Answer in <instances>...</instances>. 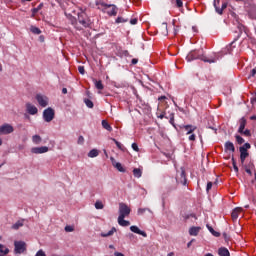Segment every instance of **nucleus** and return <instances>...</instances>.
Instances as JSON below:
<instances>
[{
    "label": "nucleus",
    "instance_id": "nucleus-1",
    "mask_svg": "<svg viewBox=\"0 0 256 256\" xmlns=\"http://www.w3.org/2000/svg\"><path fill=\"white\" fill-rule=\"evenodd\" d=\"M80 12H78V21L75 19V17L70 15V21L72 25L77 29V31H83V27L87 29V27H91V19H89V16H87V13H85V9L80 8Z\"/></svg>",
    "mask_w": 256,
    "mask_h": 256
},
{
    "label": "nucleus",
    "instance_id": "nucleus-2",
    "mask_svg": "<svg viewBox=\"0 0 256 256\" xmlns=\"http://www.w3.org/2000/svg\"><path fill=\"white\" fill-rule=\"evenodd\" d=\"M195 59H200V61H204V63H217V61L221 59V54L216 53L213 56H205L200 55L197 51H192L186 56V61L188 62L195 61Z\"/></svg>",
    "mask_w": 256,
    "mask_h": 256
},
{
    "label": "nucleus",
    "instance_id": "nucleus-3",
    "mask_svg": "<svg viewBox=\"0 0 256 256\" xmlns=\"http://www.w3.org/2000/svg\"><path fill=\"white\" fill-rule=\"evenodd\" d=\"M118 213V225H120V227H129L131 222L125 220V217H129V215H131V208L127 204L121 202L119 203Z\"/></svg>",
    "mask_w": 256,
    "mask_h": 256
},
{
    "label": "nucleus",
    "instance_id": "nucleus-4",
    "mask_svg": "<svg viewBox=\"0 0 256 256\" xmlns=\"http://www.w3.org/2000/svg\"><path fill=\"white\" fill-rule=\"evenodd\" d=\"M96 5L98 9H101L102 11H107V9H110L107 11L108 15H117V6L113 4H107L105 2H96Z\"/></svg>",
    "mask_w": 256,
    "mask_h": 256
},
{
    "label": "nucleus",
    "instance_id": "nucleus-5",
    "mask_svg": "<svg viewBox=\"0 0 256 256\" xmlns=\"http://www.w3.org/2000/svg\"><path fill=\"white\" fill-rule=\"evenodd\" d=\"M181 129H183V131H185L186 135H190L188 138L189 141H195L197 136L195 134H193V132L197 131V126L183 125L181 127Z\"/></svg>",
    "mask_w": 256,
    "mask_h": 256
},
{
    "label": "nucleus",
    "instance_id": "nucleus-6",
    "mask_svg": "<svg viewBox=\"0 0 256 256\" xmlns=\"http://www.w3.org/2000/svg\"><path fill=\"white\" fill-rule=\"evenodd\" d=\"M240 126L238 128V133H240L241 135H244L245 137H251V131L249 129L245 130V127L247 125V120L242 117L239 121Z\"/></svg>",
    "mask_w": 256,
    "mask_h": 256
},
{
    "label": "nucleus",
    "instance_id": "nucleus-7",
    "mask_svg": "<svg viewBox=\"0 0 256 256\" xmlns=\"http://www.w3.org/2000/svg\"><path fill=\"white\" fill-rule=\"evenodd\" d=\"M43 119L46 123H51L53 119H55V110L49 107L43 111Z\"/></svg>",
    "mask_w": 256,
    "mask_h": 256
},
{
    "label": "nucleus",
    "instance_id": "nucleus-8",
    "mask_svg": "<svg viewBox=\"0 0 256 256\" xmlns=\"http://www.w3.org/2000/svg\"><path fill=\"white\" fill-rule=\"evenodd\" d=\"M14 131L15 128L9 123H4L0 125V137L1 135H11V133H13Z\"/></svg>",
    "mask_w": 256,
    "mask_h": 256
},
{
    "label": "nucleus",
    "instance_id": "nucleus-9",
    "mask_svg": "<svg viewBox=\"0 0 256 256\" xmlns=\"http://www.w3.org/2000/svg\"><path fill=\"white\" fill-rule=\"evenodd\" d=\"M14 251L15 253L21 255V253H25V251L27 250V244L23 241H15L14 242Z\"/></svg>",
    "mask_w": 256,
    "mask_h": 256
},
{
    "label": "nucleus",
    "instance_id": "nucleus-10",
    "mask_svg": "<svg viewBox=\"0 0 256 256\" xmlns=\"http://www.w3.org/2000/svg\"><path fill=\"white\" fill-rule=\"evenodd\" d=\"M36 101L38 102L40 107H47V105H49V98H47V96L42 94L36 95Z\"/></svg>",
    "mask_w": 256,
    "mask_h": 256
},
{
    "label": "nucleus",
    "instance_id": "nucleus-11",
    "mask_svg": "<svg viewBox=\"0 0 256 256\" xmlns=\"http://www.w3.org/2000/svg\"><path fill=\"white\" fill-rule=\"evenodd\" d=\"M47 152H49V147H47V146L31 148V153H33L34 155H41V154L47 153Z\"/></svg>",
    "mask_w": 256,
    "mask_h": 256
},
{
    "label": "nucleus",
    "instance_id": "nucleus-12",
    "mask_svg": "<svg viewBox=\"0 0 256 256\" xmlns=\"http://www.w3.org/2000/svg\"><path fill=\"white\" fill-rule=\"evenodd\" d=\"M217 5H219V0H214V7L216 10V13H218V15H223V11L227 9V2H224L221 8H219V6Z\"/></svg>",
    "mask_w": 256,
    "mask_h": 256
},
{
    "label": "nucleus",
    "instance_id": "nucleus-13",
    "mask_svg": "<svg viewBox=\"0 0 256 256\" xmlns=\"http://www.w3.org/2000/svg\"><path fill=\"white\" fill-rule=\"evenodd\" d=\"M239 151L241 164L243 165V163H245V159L249 157V152H247V148H245V146H241Z\"/></svg>",
    "mask_w": 256,
    "mask_h": 256
},
{
    "label": "nucleus",
    "instance_id": "nucleus-14",
    "mask_svg": "<svg viewBox=\"0 0 256 256\" xmlns=\"http://www.w3.org/2000/svg\"><path fill=\"white\" fill-rule=\"evenodd\" d=\"M26 111L29 115H37V113H39V110L31 103L26 104Z\"/></svg>",
    "mask_w": 256,
    "mask_h": 256
},
{
    "label": "nucleus",
    "instance_id": "nucleus-15",
    "mask_svg": "<svg viewBox=\"0 0 256 256\" xmlns=\"http://www.w3.org/2000/svg\"><path fill=\"white\" fill-rule=\"evenodd\" d=\"M130 231H132V233H136L137 235H142V237H147V232L139 229L137 226H131Z\"/></svg>",
    "mask_w": 256,
    "mask_h": 256
},
{
    "label": "nucleus",
    "instance_id": "nucleus-16",
    "mask_svg": "<svg viewBox=\"0 0 256 256\" xmlns=\"http://www.w3.org/2000/svg\"><path fill=\"white\" fill-rule=\"evenodd\" d=\"M110 161H112L113 167H115L120 173H125V168H123V165L119 162H115V158L111 157Z\"/></svg>",
    "mask_w": 256,
    "mask_h": 256
},
{
    "label": "nucleus",
    "instance_id": "nucleus-17",
    "mask_svg": "<svg viewBox=\"0 0 256 256\" xmlns=\"http://www.w3.org/2000/svg\"><path fill=\"white\" fill-rule=\"evenodd\" d=\"M240 213H243V208L237 207L232 211L233 221H237V219H239Z\"/></svg>",
    "mask_w": 256,
    "mask_h": 256
},
{
    "label": "nucleus",
    "instance_id": "nucleus-18",
    "mask_svg": "<svg viewBox=\"0 0 256 256\" xmlns=\"http://www.w3.org/2000/svg\"><path fill=\"white\" fill-rule=\"evenodd\" d=\"M225 151H230V153H235V145L231 141H227L224 145Z\"/></svg>",
    "mask_w": 256,
    "mask_h": 256
},
{
    "label": "nucleus",
    "instance_id": "nucleus-19",
    "mask_svg": "<svg viewBox=\"0 0 256 256\" xmlns=\"http://www.w3.org/2000/svg\"><path fill=\"white\" fill-rule=\"evenodd\" d=\"M93 83L99 91H103L105 89V86L103 85V82L101 80L93 79Z\"/></svg>",
    "mask_w": 256,
    "mask_h": 256
},
{
    "label": "nucleus",
    "instance_id": "nucleus-20",
    "mask_svg": "<svg viewBox=\"0 0 256 256\" xmlns=\"http://www.w3.org/2000/svg\"><path fill=\"white\" fill-rule=\"evenodd\" d=\"M199 231H201V227H191L189 229V235H192L193 237H197V235H199Z\"/></svg>",
    "mask_w": 256,
    "mask_h": 256
},
{
    "label": "nucleus",
    "instance_id": "nucleus-21",
    "mask_svg": "<svg viewBox=\"0 0 256 256\" xmlns=\"http://www.w3.org/2000/svg\"><path fill=\"white\" fill-rule=\"evenodd\" d=\"M115 233H117V228L113 227L110 231L108 232H102L101 233V237H111L113 236Z\"/></svg>",
    "mask_w": 256,
    "mask_h": 256
},
{
    "label": "nucleus",
    "instance_id": "nucleus-22",
    "mask_svg": "<svg viewBox=\"0 0 256 256\" xmlns=\"http://www.w3.org/2000/svg\"><path fill=\"white\" fill-rule=\"evenodd\" d=\"M218 254L220 256H231V254L229 253V249L225 248V247H221L218 250Z\"/></svg>",
    "mask_w": 256,
    "mask_h": 256
},
{
    "label": "nucleus",
    "instance_id": "nucleus-23",
    "mask_svg": "<svg viewBox=\"0 0 256 256\" xmlns=\"http://www.w3.org/2000/svg\"><path fill=\"white\" fill-rule=\"evenodd\" d=\"M24 223H25V220H18L16 223L12 225V229L17 231V229H19L20 227H23Z\"/></svg>",
    "mask_w": 256,
    "mask_h": 256
},
{
    "label": "nucleus",
    "instance_id": "nucleus-24",
    "mask_svg": "<svg viewBox=\"0 0 256 256\" xmlns=\"http://www.w3.org/2000/svg\"><path fill=\"white\" fill-rule=\"evenodd\" d=\"M88 157H90V159H93L95 157H99V150H97V149L90 150L89 153H88Z\"/></svg>",
    "mask_w": 256,
    "mask_h": 256
},
{
    "label": "nucleus",
    "instance_id": "nucleus-25",
    "mask_svg": "<svg viewBox=\"0 0 256 256\" xmlns=\"http://www.w3.org/2000/svg\"><path fill=\"white\" fill-rule=\"evenodd\" d=\"M133 175L137 179H140V177L143 175V171L141 170V168H134L133 169Z\"/></svg>",
    "mask_w": 256,
    "mask_h": 256
},
{
    "label": "nucleus",
    "instance_id": "nucleus-26",
    "mask_svg": "<svg viewBox=\"0 0 256 256\" xmlns=\"http://www.w3.org/2000/svg\"><path fill=\"white\" fill-rule=\"evenodd\" d=\"M41 141H43L41 136L39 135L32 136V143H34V145H40Z\"/></svg>",
    "mask_w": 256,
    "mask_h": 256
},
{
    "label": "nucleus",
    "instance_id": "nucleus-27",
    "mask_svg": "<svg viewBox=\"0 0 256 256\" xmlns=\"http://www.w3.org/2000/svg\"><path fill=\"white\" fill-rule=\"evenodd\" d=\"M102 127L106 129V131H113V127H111L107 120H102Z\"/></svg>",
    "mask_w": 256,
    "mask_h": 256
},
{
    "label": "nucleus",
    "instance_id": "nucleus-28",
    "mask_svg": "<svg viewBox=\"0 0 256 256\" xmlns=\"http://www.w3.org/2000/svg\"><path fill=\"white\" fill-rule=\"evenodd\" d=\"M43 9V3L39 4L38 7L32 9V15L35 17L39 11Z\"/></svg>",
    "mask_w": 256,
    "mask_h": 256
},
{
    "label": "nucleus",
    "instance_id": "nucleus-29",
    "mask_svg": "<svg viewBox=\"0 0 256 256\" xmlns=\"http://www.w3.org/2000/svg\"><path fill=\"white\" fill-rule=\"evenodd\" d=\"M30 31L34 35H41V29L37 28V26H31Z\"/></svg>",
    "mask_w": 256,
    "mask_h": 256
},
{
    "label": "nucleus",
    "instance_id": "nucleus-30",
    "mask_svg": "<svg viewBox=\"0 0 256 256\" xmlns=\"http://www.w3.org/2000/svg\"><path fill=\"white\" fill-rule=\"evenodd\" d=\"M180 177H181V179H182V180H181L182 185H187V178H185V172H184V170L181 171Z\"/></svg>",
    "mask_w": 256,
    "mask_h": 256
},
{
    "label": "nucleus",
    "instance_id": "nucleus-31",
    "mask_svg": "<svg viewBox=\"0 0 256 256\" xmlns=\"http://www.w3.org/2000/svg\"><path fill=\"white\" fill-rule=\"evenodd\" d=\"M146 211H148L149 213H151V209H149V208H139L138 211H137V213H138V215H144V213H145Z\"/></svg>",
    "mask_w": 256,
    "mask_h": 256
},
{
    "label": "nucleus",
    "instance_id": "nucleus-32",
    "mask_svg": "<svg viewBox=\"0 0 256 256\" xmlns=\"http://www.w3.org/2000/svg\"><path fill=\"white\" fill-rule=\"evenodd\" d=\"M0 253H3L4 255H7V253H9V248L0 244Z\"/></svg>",
    "mask_w": 256,
    "mask_h": 256
},
{
    "label": "nucleus",
    "instance_id": "nucleus-33",
    "mask_svg": "<svg viewBox=\"0 0 256 256\" xmlns=\"http://www.w3.org/2000/svg\"><path fill=\"white\" fill-rule=\"evenodd\" d=\"M84 103L89 109H93V101H91L90 99H85Z\"/></svg>",
    "mask_w": 256,
    "mask_h": 256
},
{
    "label": "nucleus",
    "instance_id": "nucleus-34",
    "mask_svg": "<svg viewBox=\"0 0 256 256\" xmlns=\"http://www.w3.org/2000/svg\"><path fill=\"white\" fill-rule=\"evenodd\" d=\"M235 139H236L238 145H243V143H245V139H243V137H241L239 135H236Z\"/></svg>",
    "mask_w": 256,
    "mask_h": 256
},
{
    "label": "nucleus",
    "instance_id": "nucleus-35",
    "mask_svg": "<svg viewBox=\"0 0 256 256\" xmlns=\"http://www.w3.org/2000/svg\"><path fill=\"white\" fill-rule=\"evenodd\" d=\"M161 29L163 30V35H168L169 31L167 30V23H162Z\"/></svg>",
    "mask_w": 256,
    "mask_h": 256
},
{
    "label": "nucleus",
    "instance_id": "nucleus-36",
    "mask_svg": "<svg viewBox=\"0 0 256 256\" xmlns=\"http://www.w3.org/2000/svg\"><path fill=\"white\" fill-rule=\"evenodd\" d=\"M232 165L235 173H239V167H237V162L235 161L234 157H232Z\"/></svg>",
    "mask_w": 256,
    "mask_h": 256
},
{
    "label": "nucleus",
    "instance_id": "nucleus-37",
    "mask_svg": "<svg viewBox=\"0 0 256 256\" xmlns=\"http://www.w3.org/2000/svg\"><path fill=\"white\" fill-rule=\"evenodd\" d=\"M103 207H105V206L103 205V202H101V201H96V203H95V209H103Z\"/></svg>",
    "mask_w": 256,
    "mask_h": 256
},
{
    "label": "nucleus",
    "instance_id": "nucleus-38",
    "mask_svg": "<svg viewBox=\"0 0 256 256\" xmlns=\"http://www.w3.org/2000/svg\"><path fill=\"white\" fill-rule=\"evenodd\" d=\"M115 145L118 147V149H120L121 151H123V144H121V142L117 141L116 139H113Z\"/></svg>",
    "mask_w": 256,
    "mask_h": 256
},
{
    "label": "nucleus",
    "instance_id": "nucleus-39",
    "mask_svg": "<svg viewBox=\"0 0 256 256\" xmlns=\"http://www.w3.org/2000/svg\"><path fill=\"white\" fill-rule=\"evenodd\" d=\"M78 71L80 75H85V67L84 66H79Z\"/></svg>",
    "mask_w": 256,
    "mask_h": 256
},
{
    "label": "nucleus",
    "instance_id": "nucleus-40",
    "mask_svg": "<svg viewBox=\"0 0 256 256\" xmlns=\"http://www.w3.org/2000/svg\"><path fill=\"white\" fill-rule=\"evenodd\" d=\"M85 143V138L83 136L78 137V145H83Z\"/></svg>",
    "mask_w": 256,
    "mask_h": 256
},
{
    "label": "nucleus",
    "instance_id": "nucleus-41",
    "mask_svg": "<svg viewBox=\"0 0 256 256\" xmlns=\"http://www.w3.org/2000/svg\"><path fill=\"white\" fill-rule=\"evenodd\" d=\"M116 23H127V20H125L123 17H118L116 19Z\"/></svg>",
    "mask_w": 256,
    "mask_h": 256
},
{
    "label": "nucleus",
    "instance_id": "nucleus-42",
    "mask_svg": "<svg viewBox=\"0 0 256 256\" xmlns=\"http://www.w3.org/2000/svg\"><path fill=\"white\" fill-rule=\"evenodd\" d=\"M212 187H213V182H208L207 187H206V191L207 192L211 191Z\"/></svg>",
    "mask_w": 256,
    "mask_h": 256
},
{
    "label": "nucleus",
    "instance_id": "nucleus-43",
    "mask_svg": "<svg viewBox=\"0 0 256 256\" xmlns=\"http://www.w3.org/2000/svg\"><path fill=\"white\" fill-rule=\"evenodd\" d=\"M65 231H66L67 233H72V231H74L73 226H66V227H65Z\"/></svg>",
    "mask_w": 256,
    "mask_h": 256
},
{
    "label": "nucleus",
    "instance_id": "nucleus-44",
    "mask_svg": "<svg viewBox=\"0 0 256 256\" xmlns=\"http://www.w3.org/2000/svg\"><path fill=\"white\" fill-rule=\"evenodd\" d=\"M35 256H47V254H45V251L39 250Z\"/></svg>",
    "mask_w": 256,
    "mask_h": 256
},
{
    "label": "nucleus",
    "instance_id": "nucleus-45",
    "mask_svg": "<svg viewBox=\"0 0 256 256\" xmlns=\"http://www.w3.org/2000/svg\"><path fill=\"white\" fill-rule=\"evenodd\" d=\"M132 149L136 152H139V146L137 145V143L132 144Z\"/></svg>",
    "mask_w": 256,
    "mask_h": 256
},
{
    "label": "nucleus",
    "instance_id": "nucleus-46",
    "mask_svg": "<svg viewBox=\"0 0 256 256\" xmlns=\"http://www.w3.org/2000/svg\"><path fill=\"white\" fill-rule=\"evenodd\" d=\"M176 7H183V1L182 0H176Z\"/></svg>",
    "mask_w": 256,
    "mask_h": 256
},
{
    "label": "nucleus",
    "instance_id": "nucleus-47",
    "mask_svg": "<svg viewBox=\"0 0 256 256\" xmlns=\"http://www.w3.org/2000/svg\"><path fill=\"white\" fill-rule=\"evenodd\" d=\"M255 75H256V68L251 70L249 78L255 77Z\"/></svg>",
    "mask_w": 256,
    "mask_h": 256
},
{
    "label": "nucleus",
    "instance_id": "nucleus-48",
    "mask_svg": "<svg viewBox=\"0 0 256 256\" xmlns=\"http://www.w3.org/2000/svg\"><path fill=\"white\" fill-rule=\"evenodd\" d=\"M137 18H133L130 20L131 25H137Z\"/></svg>",
    "mask_w": 256,
    "mask_h": 256
},
{
    "label": "nucleus",
    "instance_id": "nucleus-49",
    "mask_svg": "<svg viewBox=\"0 0 256 256\" xmlns=\"http://www.w3.org/2000/svg\"><path fill=\"white\" fill-rule=\"evenodd\" d=\"M179 33V26H174V35H177Z\"/></svg>",
    "mask_w": 256,
    "mask_h": 256
},
{
    "label": "nucleus",
    "instance_id": "nucleus-50",
    "mask_svg": "<svg viewBox=\"0 0 256 256\" xmlns=\"http://www.w3.org/2000/svg\"><path fill=\"white\" fill-rule=\"evenodd\" d=\"M212 235H214V237H219L221 234L219 233V232H217V231H213L212 232Z\"/></svg>",
    "mask_w": 256,
    "mask_h": 256
},
{
    "label": "nucleus",
    "instance_id": "nucleus-51",
    "mask_svg": "<svg viewBox=\"0 0 256 256\" xmlns=\"http://www.w3.org/2000/svg\"><path fill=\"white\" fill-rule=\"evenodd\" d=\"M244 148L246 149V151H247V149H251V144L245 143Z\"/></svg>",
    "mask_w": 256,
    "mask_h": 256
},
{
    "label": "nucleus",
    "instance_id": "nucleus-52",
    "mask_svg": "<svg viewBox=\"0 0 256 256\" xmlns=\"http://www.w3.org/2000/svg\"><path fill=\"white\" fill-rule=\"evenodd\" d=\"M39 41L41 43H44L45 42V36H43V35L39 36Z\"/></svg>",
    "mask_w": 256,
    "mask_h": 256
},
{
    "label": "nucleus",
    "instance_id": "nucleus-53",
    "mask_svg": "<svg viewBox=\"0 0 256 256\" xmlns=\"http://www.w3.org/2000/svg\"><path fill=\"white\" fill-rule=\"evenodd\" d=\"M137 63H139L137 58L132 59V65H137Z\"/></svg>",
    "mask_w": 256,
    "mask_h": 256
},
{
    "label": "nucleus",
    "instance_id": "nucleus-54",
    "mask_svg": "<svg viewBox=\"0 0 256 256\" xmlns=\"http://www.w3.org/2000/svg\"><path fill=\"white\" fill-rule=\"evenodd\" d=\"M122 53H123V55H124L125 57H129V51L124 50Z\"/></svg>",
    "mask_w": 256,
    "mask_h": 256
},
{
    "label": "nucleus",
    "instance_id": "nucleus-55",
    "mask_svg": "<svg viewBox=\"0 0 256 256\" xmlns=\"http://www.w3.org/2000/svg\"><path fill=\"white\" fill-rule=\"evenodd\" d=\"M115 256H125V254L121 253V252H115L114 253Z\"/></svg>",
    "mask_w": 256,
    "mask_h": 256
},
{
    "label": "nucleus",
    "instance_id": "nucleus-56",
    "mask_svg": "<svg viewBox=\"0 0 256 256\" xmlns=\"http://www.w3.org/2000/svg\"><path fill=\"white\" fill-rule=\"evenodd\" d=\"M193 241H195V239H192L190 242L187 243V247H191V245H193Z\"/></svg>",
    "mask_w": 256,
    "mask_h": 256
},
{
    "label": "nucleus",
    "instance_id": "nucleus-57",
    "mask_svg": "<svg viewBox=\"0 0 256 256\" xmlns=\"http://www.w3.org/2000/svg\"><path fill=\"white\" fill-rule=\"evenodd\" d=\"M246 173H248V175H253V173L251 172V169L246 168Z\"/></svg>",
    "mask_w": 256,
    "mask_h": 256
},
{
    "label": "nucleus",
    "instance_id": "nucleus-58",
    "mask_svg": "<svg viewBox=\"0 0 256 256\" xmlns=\"http://www.w3.org/2000/svg\"><path fill=\"white\" fill-rule=\"evenodd\" d=\"M62 93H63V95H67V88H63Z\"/></svg>",
    "mask_w": 256,
    "mask_h": 256
},
{
    "label": "nucleus",
    "instance_id": "nucleus-59",
    "mask_svg": "<svg viewBox=\"0 0 256 256\" xmlns=\"http://www.w3.org/2000/svg\"><path fill=\"white\" fill-rule=\"evenodd\" d=\"M251 121H256V115L250 117Z\"/></svg>",
    "mask_w": 256,
    "mask_h": 256
},
{
    "label": "nucleus",
    "instance_id": "nucleus-60",
    "mask_svg": "<svg viewBox=\"0 0 256 256\" xmlns=\"http://www.w3.org/2000/svg\"><path fill=\"white\" fill-rule=\"evenodd\" d=\"M210 233H213L215 230L212 227H208Z\"/></svg>",
    "mask_w": 256,
    "mask_h": 256
},
{
    "label": "nucleus",
    "instance_id": "nucleus-61",
    "mask_svg": "<svg viewBox=\"0 0 256 256\" xmlns=\"http://www.w3.org/2000/svg\"><path fill=\"white\" fill-rule=\"evenodd\" d=\"M173 255H175V253L170 252L167 256H173Z\"/></svg>",
    "mask_w": 256,
    "mask_h": 256
},
{
    "label": "nucleus",
    "instance_id": "nucleus-62",
    "mask_svg": "<svg viewBox=\"0 0 256 256\" xmlns=\"http://www.w3.org/2000/svg\"><path fill=\"white\" fill-rule=\"evenodd\" d=\"M1 71H3V65H1V63H0V73H1Z\"/></svg>",
    "mask_w": 256,
    "mask_h": 256
},
{
    "label": "nucleus",
    "instance_id": "nucleus-63",
    "mask_svg": "<svg viewBox=\"0 0 256 256\" xmlns=\"http://www.w3.org/2000/svg\"><path fill=\"white\" fill-rule=\"evenodd\" d=\"M3 145V139L0 138V147Z\"/></svg>",
    "mask_w": 256,
    "mask_h": 256
},
{
    "label": "nucleus",
    "instance_id": "nucleus-64",
    "mask_svg": "<svg viewBox=\"0 0 256 256\" xmlns=\"http://www.w3.org/2000/svg\"><path fill=\"white\" fill-rule=\"evenodd\" d=\"M192 29H193V31H194V32H197V28H195V27H192Z\"/></svg>",
    "mask_w": 256,
    "mask_h": 256
}]
</instances>
